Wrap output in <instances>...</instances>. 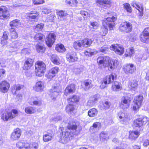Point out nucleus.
I'll use <instances>...</instances> for the list:
<instances>
[{
    "label": "nucleus",
    "instance_id": "obj_39",
    "mask_svg": "<svg viewBox=\"0 0 149 149\" xmlns=\"http://www.w3.org/2000/svg\"><path fill=\"white\" fill-rule=\"evenodd\" d=\"M100 139L102 141L107 140L109 139V135L107 133L102 132L100 134Z\"/></svg>",
    "mask_w": 149,
    "mask_h": 149
},
{
    "label": "nucleus",
    "instance_id": "obj_46",
    "mask_svg": "<svg viewBox=\"0 0 149 149\" xmlns=\"http://www.w3.org/2000/svg\"><path fill=\"white\" fill-rule=\"evenodd\" d=\"M84 85L86 89H88L93 86L92 81L91 80H86L84 82Z\"/></svg>",
    "mask_w": 149,
    "mask_h": 149
},
{
    "label": "nucleus",
    "instance_id": "obj_10",
    "mask_svg": "<svg viewBox=\"0 0 149 149\" xmlns=\"http://www.w3.org/2000/svg\"><path fill=\"white\" fill-rule=\"evenodd\" d=\"M120 28L121 30L128 33L132 31V26L131 24L129 22H123L120 24Z\"/></svg>",
    "mask_w": 149,
    "mask_h": 149
},
{
    "label": "nucleus",
    "instance_id": "obj_4",
    "mask_svg": "<svg viewBox=\"0 0 149 149\" xmlns=\"http://www.w3.org/2000/svg\"><path fill=\"white\" fill-rule=\"evenodd\" d=\"M143 99V97L141 95H139L135 97L132 107L134 111H137L139 110L141 105Z\"/></svg>",
    "mask_w": 149,
    "mask_h": 149
},
{
    "label": "nucleus",
    "instance_id": "obj_20",
    "mask_svg": "<svg viewBox=\"0 0 149 149\" xmlns=\"http://www.w3.org/2000/svg\"><path fill=\"white\" fill-rule=\"evenodd\" d=\"M118 116L120 121L122 122L124 124H127L130 120V119L128 117V116H125L124 113L121 112L118 113Z\"/></svg>",
    "mask_w": 149,
    "mask_h": 149
},
{
    "label": "nucleus",
    "instance_id": "obj_3",
    "mask_svg": "<svg viewBox=\"0 0 149 149\" xmlns=\"http://www.w3.org/2000/svg\"><path fill=\"white\" fill-rule=\"evenodd\" d=\"M35 72L37 76L41 77L46 70L45 64L42 61H38L35 64Z\"/></svg>",
    "mask_w": 149,
    "mask_h": 149
},
{
    "label": "nucleus",
    "instance_id": "obj_26",
    "mask_svg": "<svg viewBox=\"0 0 149 149\" xmlns=\"http://www.w3.org/2000/svg\"><path fill=\"white\" fill-rule=\"evenodd\" d=\"M53 137V135L51 133L47 132L43 136V139L45 142L51 141Z\"/></svg>",
    "mask_w": 149,
    "mask_h": 149
},
{
    "label": "nucleus",
    "instance_id": "obj_38",
    "mask_svg": "<svg viewBox=\"0 0 149 149\" xmlns=\"http://www.w3.org/2000/svg\"><path fill=\"white\" fill-rule=\"evenodd\" d=\"M101 123H99L95 122L94 123L92 126L90 127V130L92 133H94L96 132L97 128L98 126H100Z\"/></svg>",
    "mask_w": 149,
    "mask_h": 149
},
{
    "label": "nucleus",
    "instance_id": "obj_50",
    "mask_svg": "<svg viewBox=\"0 0 149 149\" xmlns=\"http://www.w3.org/2000/svg\"><path fill=\"white\" fill-rule=\"evenodd\" d=\"M57 14L58 16V18H63L67 15V13L63 10H60L57 12Z\"/></svg>",
    "mask_w": 149,
    "mask_h": 149
},
{
    "label": "nucleus",
    "instance_id": "obj_60",
    "mask_svg": "<svg viewBox=\"0 0 149 149\" xmlns=\"http://www.w3.org/2000/svg\"><path fill=\"white\" fill-rule=\"evenodd\" d=\"M83 71V69L82 68H75L74 69V72L75 74H78Z\"/></svg>",
    "mask_w": 149,
    "mask_h": 149
},
{
    "label": "nucleus",
    "instance_id": "obj_1",
    "mask_svg": "<svg viewBox=\"0 0 149 149\" xmlns=\"http://www.w3.org/2000/svg\"><path fill=\"white\" fill-rule=\"evenodd\" d=\"M97 62L100 65L103 64L104 67H108L109 70H113L117 67L119 62L116 60H112L107 56H100L97 58Z\"/></svg>",
    "mask_w": 149,
    "mask_h": 149
},
{
    "label": "nucleus",
    "instance_id": "obj_62",
    "mask_svg": "<svg viewBox=\"0 0 149 149\" xmlns=\"http://www.w3.org/2000/svg\"><path fill=\"white\" fill-rule=\"evenodd\" d=\"M80 13L84 17H87L89 16V14L85 11L81 10L80 12Z\"/></svg>",
    "mask_w": 149,
    "mask_h": 149
},
{
    "label": "nucleus",
    "instance_id": "obj_21",
    "mask_svg": "<svg viewBox=\"0 0 149 149\" xmlns=\"http://www.w3.org/2000/svg\"><path fill=\"white\" fill-rule=\"evenodd\" d=\"M131 5L133 7H134L139 11L140 13V15L141 16L143 15L142 11L143 8L141 5L139 4L135 1H133L131 3Z\"/></svg>",
    "mask_w": 149,
    "mask_h": 149
},
{
    "label": "nucleus",
    "instance_id": "obj_43",
    "mask_svg": "<svg viewBox=\"0 0 149 149\" xmlns=\"http://www.w3.org/2000/svg\"><path fill=\"white\" fill-rule=\"evenodd\" d=\"M20 25L19 20L18 19H15L11 21L10 23V25L11 27H17Z\"/></svg>",
    "mask_w": 149,
    "mask_h": 149
},
{
    "label": "nucleus",
    "instance_id": "obj_32",
    "mask_svg": "<svg viewBox=\"0 0 149 149\" xmlns=\"http://www.w3.org/2000/svg\"><path fill=\"white\" fill-rule=\"evenodd\" d=\"M139 132L136 131H133L130 132L129 138L132 140L136 139L139 136Z\"/></svg>",
    "mask_w": 149,
    "mask_h": 149
},
{
    "label": "nucleus",
    "instance_id": "obj_5",
    "mask_svg": "<svg viewBox=\"0 0 149 149\" xmlns=\"http://www.w3.org/2000/svg\"><path fill=\"white\" fill-rule=\"evenodd\" d=\"M140 39L143 42L146 43H149V28H146L141 33Z\"/></svg>",
    "mask_w": 149,
    "mask_h": 149
},
{
    "label": "nucleus",
    "instance_id": "obj_18",
    "mask_svg": "<svg viewBox=\"0 0 149 149\" xmlns=\"http://www.w3.org/2000/svg\"><path fill=\"white\" fill-rule=\"evenodd\" d=\"M33 60L31 58H27L26 59L23 67V69L25 70L30 69L33 65Z\"/></svg>",
    "mask_w": 149,
    "mask_h": 149
},
{
    "label": "nucleus",
    "instance_id": "obj_59",
    "mask_svg": "<svg viewBox=\"0 0 149 149\" xmlns=\"http://www.w3.org/2000/svg\"><path fill=\"white\" fill-rule=\"evenodd\" d=\"M124 5L125 9L127 12L129 13L131 12V8L129 4L127 3H125Z\"/></svg>",
    "mask_w": 149,
    "mask_h": 149
},
{
    "label": "nucleus",
    "instance_id": "obj_64",
    "mask_svg": "<svg viewBox=\"0 0 149 149\" xmlns=\"http://www.w3.org/2000/svg\"><path fill=\"white\" fill-rule=\"evenodd\" d=\"M55 76L54 74H52L50 71L49 73L46 74V77L48 79H52Z\"/></svg>",
    "mask_w": 149,
    "mask_h": 149
},
{
    "label": "nucleus",
    "instance_id": "obj_45",
    "mask_svg": "<svg viewBox=\"0 0 149 149\" xmlns=\"http://www.w3.org/2000/svg\"><path fill=\"white\" fill-rule=\"evenodd\" d=\"M134 52V51L133 48L131 47L127 49L126 53L125 55L126 56H132Z\"/></svg>",
    "mask_w": 149,
    "mask_h": 149
},
{
    "label": "nucleus",
    "instance_id": "obj_31",
    "mask_svg": "<svg viewBox=\"0 0 149 149\" xmlns=\"http://www.w3.org/2000/svg\"><path fill=\"white\" fill-rule=\"evenodd\" d=\"M23 87V86L20 84L14 85L11 87L12 92L14 94H16L17 91L20 90Z\"/></svg>",
    "mask_w": 149,
    "mask_h": 149
},
{
    "label": "nucleus",
    "instance_id": "obj_48",
    "mask_svg": "<svg viewBox=\"0 0 149 149\" xmlns=\"http://www.w3.org/2000/svg\"><path fill=\"white\" fill-rule=\"evenodd\" d=\"M45 36L43 34L41 33H38L36 34L34 37L35 40L37 41L42 40L45 38Z\"/></svg>",
    "mask_w": 149,
    "mask_h": 149
},
{
    "label": "nucleus",
    "instance_id": "obj_57",
    "mask_svg": "<svg viewBox=\"0 0 149 149\" xmlns=\"http://www.w3.org/2000/svg\"><path fill=\"white\" fill-rule=\"evenodd\" d=\"M44 26V25L43 24H38L36 26L35 29L38 31H40L43 29Z\"/></svg>",
    "mask_w": 149,
    "mask_h": 149
},
{
    "label": "nucleus",
    "instance_id": "obj_53",
    "mask_svg": "<svg viewBox=\"0 0 149 149\" xmlns=\"http://www.w3.org/2000/svg\"><path fill=\"white\" fill-rule=\"evenodd\" d=\"M79 100V97L78 96L76 95L73 96L71 98H70L68 100V102H78Z\"/></svg>",
    "mask_w": 149,
    "mask_h": 149
},
{
    "label": "nucleus",
    "instance_id": "obj_36",
    "mask_svg": "<svg viewBox=\"0 0 149 149\" xmlns=\"http://www.w3.org/2000/svg\"><path fill=\"white\" fill-rule=\"evenodd\" d=\"M74 108L72 104H69L66 108V111L68 113L72 114L74 113Z\"/></svg>",
    "mask_w": 149,
    "mask_h": 149
},
{
    "label": "nucleus",
    "instance_id": "obj_52",
    "mask_svg": "<svg viewBox=\"0 0 149 149\" xmlns=\"http://www.w3.org/2000/svg\"><path fill=\"white\" fill-rule=\"evenodd\" d=\"M33 99L31 98V101L29 102V104L31 105H34L38 106H40L42 104L41 101L40 100H32Z\"/></svg>",
    "mask_w": 149,
    "mask_h": 149
},
{
    "label": "nucleus",
    "instance_id": "obj_41",
    "mask_svg": "<svg viewBox=\"0 0 149 149\" xmlns=\"http://www.w3.org/2000/svg\"><path fill=\"white\" fill-rule=\"evenodd\" d=\"M141 118H139L134 120L133 123L134 126L136 127H140L143 125Z\"/></svg>",
    "mask_w": 149,
    "mask_h": 149
},
{
    "label": "nucleus",
    "instance_id": "obj_30",
    "mask_svg": "<svg viewBox=\"0 0 149 149\" xmlns=\"http://www.w3.org/2000/svg\"><path fill=\"white\" fill-rule=\"evenodd\" d=\"M112 89L116 91H119L122 89L121 84L117 81H115L113 84L112 87Z\"/></svg>",
    "mask_w": 149,
    "mask_h": 149
},
{
    "label": "nucleus",
    "instance_id": "obj_34",
    "mask_svg": "<svg viewBox=\"0 0 149 149\" xmlns=\"http://www.w3.org/2000/svg\"><path fill=\"white\" fill-rule=\"evenodd\" d=\"M81 40L74 42L73 44V47L77 50H80L82 47Z\"/></svg>",
    "mask_w": 149,
    "mask_h": 149
},
{
    "label": "nucleus",
    "instance_id": "obj_19",
    "mask_svg": "<svg viewBox=\"0 0 149 149\" xmlns=\"http://www.w3.org/2000/svg\"><path fill=\"white\" fill-rule=\"evenodd\" d=\"M75 90V86L72 84L68 86L65 90L64 94L67 95L70 93H72L74 92Z\"/></svg>",
    "mask_w": 149,
    "mask_h": 149
},
{
    "label": "nucleus",
    "instance_id": "obj_33",
    "mask_svg": "<svg viewBox=\"0 0 149 149\" xmlns=\"http://www.w3.org/2000/svg\"><path fill=\"white\" fill-rule=\"evenodd\" d=\"M98 98L95 95L93 97H91L89 98L87 102V104L89 106H93L95 104Z\"/></svg>",
    "mask_w": 149,
    "mask_h": 149
},
{
    "label": "nucleus",
    "instance_id": "obj_22",
    "mask_svg": "<svg viewBox=\"0 0 149 149\" xmlns=\"http://www.w3.org/2000/svg\"><path fill=\"white\" fill-rule=\"evenodd\" d=\"M115 79L114 75L113 74L107 76L104 78L103 79V80L105 84H109L111 82L113 81Z\"/></svg>",
    "mask_w": 149,
    "mask_h": 149
},
{
    "label": "nucleus",
    "instance_id": "obj_42",
    "mask_svg": "<svg viewBox=\"0 0 149 149\" xmlns=\"http://www.w3.org/2000/svg\"><path fill=\"white\" fill-rule=\"evenodd\" d=\"M51 61L54 64L57 65L60 64L59 58L56 55H52L51 56Z\"/></svg>",
    "mask_w": 149,
    "mask_h": 149
},
{
    "label": "nucleus",
    "instance_id": "obj_63",
    "mask_svg": "<svg viewBox=\"0 0 149 149\" xmlns=\"http://www.w3.org/2000/svg\"><path fill=\"white\" fill-rule=\"evenodd\" d=\"M5 72V70L4 69H0V80L3 77Z\"/></svg>",
    "mask_w": 149,
    "mask_h": 149
},
{
    "label": "nucleus",
    "instance_id": "obj_7",
    "mask_svg": "<svg viewBox=\"0 0 149 149\" xmlns=\"http://www.w3.org/2000/svg\"><path fill=\"white\" fill-rule=\"evenodd\" d=\"M97 5L105 9L109 8L112 2L110 0H95Z\"/></svg>",
    "mask_w": 149,
    "mask_h": 149
},
{
    "label": "nucleus",
    "instance_id": "obj_15",
    "mask_svg": "<svg viewBox=\"0 0 149 149\" xmlns=\"http://www.w3.org/2000/svg\"><path fill=\"white\" fill-rule=\"evenodd\" d=\"M61 92L58 87H54L50 91L49 95L53 100L55 99Z\"/></svg>",
    "mask_w": 149,
    "mask_h": 149
},
{
    "label": "nucleus",
    "instance_id": "obj_58",
    "mask_svg": "<svg viewBox=\"0 0 149 149\" xmlns=\"http://www.w3.org/2000/svg\"><path fill=\"white\" fill-rule=\"evenodd\" d=\"M33 3L34 5H39L44 3V0H32Z\"/></svg>",
    "mask_w": 149,
    "mask_h": 149
},
{
    "label": "nucleus",
    "instance_id": "obj_56",
    "mask_svg": "<svg viewBox=\"0 0 149 149\" xmlns=\"http://www.w3.org/2000/svg\"><path fill=\"white\" fill-rule=\"evenodd\" d=\"M58 67L56 66L52 68L49 71L52 73V74L55 75V74L58 72Z\"/></svg>",
    "mask_w": 149,
    "mask_h": 149
},
{
    "label": "nucleus",
    "instance_id": "obj_2",
    "mask_svg": "<svg viewBox=\"0 0 149 149\" xmlns=\"http://www.w3.org/2000/svg\"><path fill=\"white\" fill-rule=\"evenodd\" d=\"M77 126L75 123H68L67 128L68 130L66 131L64 136H63L61 139V142L63 143H65L70 140V138L74 135H77Z\"/></svg>",
    "mask_w": 149,
    "mask_h": 149
},
{
    "label": "nucleus",
    "instance_id": "obj_27",
    "mask_svg": "<svg viewBox=\"0 0 149 149\" xmlns=\"http://www.w3.org/2000/svg\"><path fill=\"white\" fill-rule=\"evenodd\" d=\"M19 45L20 43L17 42L13 43L11 46L9 48L10 51L12 52H16L18 50Z\"/></svg>",
    "mask_w": 149,
    "mask_h": 149
},
{
    "label": "nucleus",
    "instance_id": "obj_13",
    "mask_svg": "<svg viewBox=\"0 0 149 149\" xmlns=\"http://www.w3.org/2000/svg\"><path fill=\"white\" fill-rule=\"evenodd\" d=\"M123 69L125 73L132 74L135 71L136 67L133 64L129 63L124 66Z\"/></svg>",
    "mask_w": 149,
    "mask_h": 149
},
{
    "label": "nucleus",
    "instance_id": "obj_37",
    "mask_svg": "<svg viewBox=\"0 0 149 149\" xmlns=\"http://www.w3.org/2000/svg\"><path fill=\"white\" fill-rule=\"evenodd\" d=\"M107 26L105 25L104 22H103V26H102L100 30V34L102 36H105L107 33Z\"/></svg>",
    "mask_w": 149,
    "mask_h": 149
},
{
    "label": "nucleus",
    "instance_id": "obj_23",
    "mask_svg": "<svg viewBox=\"0 0 149 149\" xmlns=\"http://www.w3.org/2000/svg\"><path fill=\"white\" fill-rule=\"evenodd\" d=\"M44 88V83L42 81L37 82L36 84L35 89L38 92H41L43 91Z\"/></svg>",
    "mask_w": 149,
    "mask_h": 149
},
{
    "label": "nucleus",
    "instance_id": "obj_55",
    "mask_svg": "<svg viewBox=\"0 0 149 149\" xmlns=\"http://www.w3.org/2000/svg\"><path fill=\"white\" fill-rule=\"evenodd\" d=\"M12 114V119L15 118L16 116H17L18 114V111L16 109H13L11 110V111L10 112Z\"/></svg>",
    "mask_w": 149,
    "mask_h": 149
},
{
    "label": "nucleus",
    "instance_id": "obj_51",
    "mask_svg": "<svg viewBox=\"0 0 149 149\" xmlns=\"http://www.w3.org/2000/svg\"><path fill=\"white\" fill-rule=\"evenodd\" d=\"M26 143L21 141H19L16 143V146L19 149H26L25 146Z\"/></svg>",
    "mask_w": 149,
    "mask_h": 149
},
{
    "label": "nucleus",
    "instance_id": "obj_11",
    "mask_svg": "<svg viewBox=\"0 0 149 149\" xmlns=\"http://www.w3.org/2000/svg\"><path fill=\"white\" fill-rule=\"evenodd\" d=\"M21 134V130L19 128H17L13 130L10 137V139L12 141L18 140L20 137Z\"/></svg>",
    "mask_w": 149,
    "mask_h": 149
},
{
    "label": "nucleus",
    "instance_id": "obj_12",
    "mask_svg": "<svg viewBox=\"0 0 149 149\" xmlns=\"http://www.w3.org/2000/svg\"><path fill=\"white\" fill-rule=\"evenodd\" d=\"M56 36L53 33H50L46 38V42L49 47H51L55 40Z\"/></svg>",
    "mask_w": 149,
    "mask_h": 149
},
{
    "label": "nucleus",
    "instance_id": "obj_49",
    "mask_svg": "<svg viewBox=\"0 0 149 149\" xmlns=\"http://www.w3.org/2000/svg\"><path fill=\"white\" fill-rule=\"evenodd\" d=\"M36 49L38 52L43 53L45 50V47L39 44H37L36 45Z\"/></svg>",
    "mask_w": 149,
    "mask_h": 149
},
{
    "label": "nucleus",
    "instance_id": "obj_40",
    "mask_svg": "<svg viewBox=\"0 0 149 149\" xmlns=\"http://www.w3.org/2000/svg\"><path fill=\"white\" fill-rule=\"evenodd\" d=\"M66 58L67 60L69 62H73L77 60V58L76 57H74L70 54H68L66 55Z\"/></svg>",
    "mask_w": 149,
    "mask_h": 149
},
{
    "label": "nucleus",
    "instance_id": "obj_17",
    "mask_svg": "<svg viewBox=\"0 0 149 149\" xmlns=\"http://www.w3.org/2000/svg\"><path fill=\"white\" fill-rule=\"evenodd\" d=\"M9 87V84L5 81H2L0 83V91L3 93L7 92Z\"/></svg>",
    "mask_w": 149,
    "mask_h": 149
},
{
    "label": "nucleus",
    "instance_id": "obj_47",
    "mask_svg": "<svg viewBox=\"0 0 149 149\" xmlns=\"http://www.w3.org/2000/svg\"><path fill=\"white\" fill-rule=\"evenodd\" d=\"M97 53V51L92 50L91 51L88 50L85 51L84 54L86 56H90L96 54Z\"/></svg>",
    "mask_w": 149,
    "mask_h": 149
},
{
    "label": "nucleus",
    "instance_id": "obj_16",
    "mask_svg": "<svg viewBox=\"0 0 149 149\" xmlns=\"http://www.w3.org/2000/svg\"><path fill=\"white\" fill-rule=\"evenodd\" d=\"M9 17V13L7 8L4 6L0 7V19H3Z\"/></svg>",
    "mask_w": 149,
    "mask_h": 149
},
{
    "label": "nucleus",
    "instance_id": "obj_29",
    "mask_svg": "<svg viewBox=\"0 0 149 149\" xmlns=\"http://www.w3.org/2000/svg\"><path fill=\"white\" fill-rule=\"evenodd\" d=\"M25 112L27 114H32L35 113L36 111L35 108L31 106L26 107L25 108Z\"/></svg>",
    "mask_w": 149,
    "mask_h": 149
},
{
    "label": "nucleus",
    "instance_id": "obj_24",
    "mask_svg": "<svg viewBox=\"0 0 149 149\" xmlns=\"http://www.w3.org/2000/svg\"><path fill=\"white\" fill-rule=\"evenodd\" d=\"M25 146L26 149H38V144L36 142L30 144L26 143Z\"/></svg>",
    "mask_w": 149,
    "mask_h": 149
},
{
    "label": "nucleus",
    "instance_id": "obj_61",
    "mask_svg": "<svg viewBox=\"0 0 149 149\" xmlns=\"http://www.w3.org/2000/svg\"><path fill=\"white\" fill-rule=\"evenodd\" d=\"M18 37V34L15 31L11 33V38L12 39H15Z\"/></svg>",
    "mask_w": 149,
    "mask_h": 149
},
{
    "label": "nucleus",
    "instance_id": "obj_35",
    "mask_svg": "<svg viewBox=\"0 0 149 149\" xmlns=\"http://www.w3.org/2000/svg\"><path fill=\"white\" fill-rule=\"evenodd\" d=\"M98 112V111L96 109L93 108L89 110L88 111V114L89 117H93L97 115Z\"/></svg>",
    "mask_w": 149,
    "mask_h": 149
},
{
    "label": "nucleus",
    "instance_id": "obj_44",
    "mask_svg": "<svg viewBox=\"0 0 149 149\" xmlns=\"http://www.w3.org/2000/svg\"><path fill=\"white\" fill-rule=\"evenodd\" d=\"M55 49L57 52L61 53L64 52L66 51L64 46L62 44L56 45Z\"/></svg>",
    "mask_w": 149,
    "mask_h": 149
},
{
    "label": "nucleus",
    "instance_id": "obj_54",
    "mask_svg": "<svg viewBox=\"0 0 149 149\" xmlns=\"http://www.w3.org/2000/svg\"><path fill=\"white\" fill-rule=\"evenodd\" d=\"M66 2L69 5H73L75 6H76L78 3L77 0H66Z\"/></svg>",
    "mask_w": 149,
    "mask_h": 149
},
{
    "label": "nucleus",
    "instance_id": "obj_6",
    "mask_svg": "<svg viewBox=\"0 0 149 149\" xmlns=\"http://www.w3.org/2000/svg\"><path fill=\"white\" fill-rule=\"evenodd\" d=\"M116 19V17L114 16H112L111 17H109L105 19L103 22H104L105 25L108 26L110 30H112L114 26V23L113 22Z\"/></svg>",
    "mask_w": 149,
    "mask_h": 149
},
{
    "label": "nucleus",
    "instance_id": "obj_8",
    "mask_svg": "<svg viewBox=\"0 0 149 149\" xmlns=\"http://www.w3.org/2000/svg\"><path fill=\"white\" fill-rule=\"evenodd\" d=\"M110 49L114 51L115 53L120 55H122L124 52L123 47L118 44L113 45L110 47Z\"/></svg>",
    "mask_w": 149,
    "mask_h": 149
},
{
    "label": "nucleus",
    "instance_id": "obj_25",
    "mask_svg": "<svg viewBox=\"0 0 149 149\" xmlns=\"http://www.w3.org/2000/svg\"><path fill=\"white\" fill-rule=\"evenodd\" d=\"M138 85V81L134 80L129 83L128 87L132 90L135 91L137 88Z\"/></svg>",
    "mask_w": 149,
    "mask_h": 149
},
{
    "label": "nucleus",
    "instance_id": "obj_9",
    "mask_svg": "<svg viewBox=\"0 0 149 149\" xmlns=\"http://www.w3.org/2000/svg\"><path fill=\"white\" fill-rule=\"evenodd\" d=\"M131 101L130 98L127 97H123L121 99L120 107L123 109L128 108L130 105Z\"/></svg>",
    "mask_w": 149,
    "mask_h": 149
},
{
    "label": "nucleus",
    "instance_id": "obj_14",
    "mask_svg": "<svg viewBox=\"0 0 149 149\" xmlns=\"http://www.w3.org/2000/svg\"><path fill=\"white\" fill-rule=\"evenodd\" d=\"M1 119L3 121H8L12 119V114L10 112L2 111L1 113Z\"/></svg>",
    "mask_w": 149,
    "mask_h": 149
},
{
    "label": "nucleus",
    "instance_id": "obj_28",
    "mask_svg": "<svg viewBox=\"0 0 149 149\" xmlns=\"http://www.w3.org/2000/svg\"><path fill=\"white\" fill-rule=\"evenodd\" d=\"M82 41V47H89L92 44V41L89 39H84L82 40H81Z\"/></svg>",
    "mask_w": 149,
    "mask_h": 149
}]
</instances>
